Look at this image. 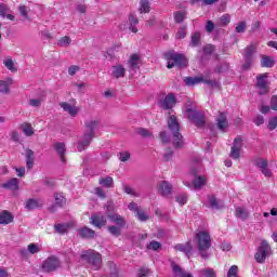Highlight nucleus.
Returning <instances> with one entry per match:
<instances>
[{"mask_svg":"<svg viewBox=\"0 0 277 277\" xmlns=\"http://www.w3.org/2000/svg\"><path fill=\"white\" fill-rule=\"evenodd\" d=\"M167 124L171 135L173 137V146L174 148H183V134H181V123L179 119L174 115H170L167 119Z\"/></svg>","mask_w":277,"mask_h":277,"instance_id":"1","label":"nucleus"},{"mask_svg":"<svg viewBox=\"0 0 277 277\" xmlns=\"http://www.w3.org/2000/svg\"><path fill=\"white\" fill-rule=\"evenodd\" d=\"M87 131L81 141L78 142V151L82 153L85 150L90 144H92V140L94 138V131H96L98 127V121L91 120L85 122Z\"/></svg>","mask_w":277,"mask_h":277,"instance_id":"2","label":"nucleus"},{"mask_svg":"<svg viewBox=\"0 0 277 277\" xmlns=\"http://www.w3.org/2000/svg\"><path fill=\"white\" fill-rule=\"evenodd\" d=\"M186 116L188 120L197 127V129H205V126L207 124V115L205 113L199 111L196 109V106L192 104L186 105Z\"/></svg>","mask_w":277,"mask_h":277,"instance_id":"3","label":"nucleus"},{"mask_svg":"<svg viewBox=\"0 0 277 277\" xmlns=\"http://www.w3.org/2000/svg\"><path fill=\"white\" fill-rule=\"evenodd\" d=\"M195 239L197 241V250L201 259H209V253L207 251L211 248V235L201 230L196 234Z\"/></svg>","mask_w":277,"mask_h":277,"instance_id":"4","label":"nucleus"},{"mask_svg":"<svg viewBox=\"0 0 277 277\" xmlns=\"http://www.w3.org/2000/svg\"><path fill=\"white\" fill-rule=\"evenodd\" d=\"M81 259L87 261V263L96 271L103 266V255L94 250L84 251L81 255Z\"/></svg>","mask_w":277,"mask_h":277,"instance_id":"5","label":"nucleus"},{"mask_svg":"<svg viewBox=\"0 0 277 277\" xmlns=\"http://www.w3.org/2000/svg\"><path fill=\"white\" fill-rule=\"evenodd\" d=\"M164 57L168 62L167 68H174L179 66L180 68H185L187 66V60L183 54L176 53L174 51L167 52Z\"/></svg>","mask_w":277,"mask_h":277,"instance_id":"6","label":"nucleus"},{"mask_svg":"<svg viewBox=\"0 0 277 277\" xmlns=\"http://www.w3.org/2000/svg\"><path fill=\"white\" fill-rule=\"evenodd\" d=\"M272 254V247H269V243H267L265 240H263L258 248V251L255 253V261L258 263H265V259Z\"/></svg>","mask_w":277,"mask_h":277,"instance_id":"7","label":"nucleus"},{"mask_svg":"<svg viewBox=\"0 0 277 277\" xmlns=\"http://www.w3.org/2000/svg\"><path fill=\"white\" fill-rule=\"evenodd\" d=\"M255 88L259 90L260 96L269 94V85L267 84V74L256 76Z\"/></svg>","mask_w":277,"mask_h":277,"instance_id":"8","label":"nucleus"},{"mask_svg":"<svg viewBox=\"0 0 277 277\" xmlns=\"http://www.w3.org/2000/svg\"><path fill=\"white\" fill-rule=\"evenodd\" d=\"M253 164L259 168L260 172H262L264 176H266L267 179L272 177V170L268 168L269 162L267 161V159L258 157L253 159Z\"/></svg>","mask_w":277,"mask_h":277,"instance_id":"9","label":"nucleus"},{"mask_svg":"<svg viewBox=\"0 0 277 277\" xmlns=\"http://www.w3.org/2000/svg\"><path fill=\"white\" fill-rule=\"evenodd\" d=\"M64 207H66L64 193H54V203L48 208L50 213H55L57 209H64Z\"/></svg>","mask_w":277,"mask_h":277,"instance_id":"10","label":"nucleus"},{"mask_svg":"<svg viewBox=\"0 0 277 277\" xmlns=\"http://www.w3.org/2000/svg\"><path fill=\"white\" fill-rule=\"evenodd\" d=\"M241 148H243V138L238 136L234 140L229 157L232 159H239L241 157Z\"/></svg>","mask_w":277,"mask_h":277,"instance_id":"11","label":"nucleus"},{"mask_svg":"<svg viewBox=\"0 0 277 277\" xmlns=\"http://www.w3.org/2000/svg\"><path fill=\"white\" fill-rule=\"evenodd\" d=\"M57 267H60V260L55 256L48 258L42 264V269L47 273L55 272Z\"/></svg>","mask_w":277,"mask_h":277,"instance_id":"12","label":"nucleus"},{"mask_svg":"<svg viewBox=\"0 0 277 277\" xmlns=\"http://www.w3.org/2000/svg\"><path fill=\"white\" fill-rule=\"evenodd\" d=\"M216 129L222 131V133H226V129H228V117L226 113L219 111V115L215 118Z\"/></svg>","mask_w":277,"mask_h":277,"instance_id":"13","label":"nucleus"},{"mask_svg":"<svg viewBox=\"0 0 277 277\" xmlns=\"http://www.w3.org/2000/svg\"><path fill=\"white\" fill-rule=\"evenodd\" d=\"M90 220V224H92V226H95V228H102L103 226H107V217L101 212L91 215Z\"/></svg>","mask_w":277,"mask_h":277,"instance_id":"14","label":"nucleus"},{"mask_svg":"<svg viewBox=\"0 0 277 277\" xmlns=\"http://www.w3.org/2000/svg\"><path fill=\"white\" fill-rule=\"evenodd\" d=\"M208 209H212V211H220V209H224V205L215 195H208V201L206 203Z\"/></svg>","mask_w":277,"mask_h":277,"instance_id":"15","label":"nucleus"},{"mask_svg":"<svg viewBox=\"0 0 277 277\" xmlns=\"http://www.w3.org/2000/svg\"><path fill=\"white\" fill-rule=\"evenodd\" d=\"M159 105L161 109H172L176 105V96L174 93H169L163 100H160Z\"/></svg>","mask_w":277,"mask_h":277,"instance_id":"16","label":"nucleus"},{"mask_svg":"<svg viewBox=\"0 0 277 277\" xmlns=\"http://www.w3.org/2000/svg\"><path fill=\"white\" fill-rule=\"evenodd\" d=\"M140 66H142V58H140V55L137 54H132L128 62L129 71L137 72V70H140Z\"/></svg>","mask_w":277,"mask_h":277,"instance_id":"17","label":"nucleus"},{"mask_svg":"<svg viewBox=\"0 0 277 277\" xmlns=\"http://www.w3.org/2000/svg\"><path fill=\"white\" fill-rule=\"evenodd\" d=\"M175 250H177V252H184V254H186V256L189 259L192 256V252L194 250V247L192 246V241H188L186 243H177L175 245Z\"/></svg>","mask_w":277,"mask_h":277,"instance_id":"18","label":"nucleus"},{"mask_svg":"<svg viewBox=\"0 0 277 277\" xmlns=\"http://www.w3.org/2000/svg\"><path fill=\"white\" fill-rule=\"evenodd\" d=\"M3 189H10L11 192H18L21 187V181L18 179L13 177L9 180L6 183L2 184Z\"/></svg>","mask_w":277,"mask_h":277,"instance_id":"19","label":"nucleus"},{"mask_svg":"<svg viewBox=\"0 0 277 277\" xmlns=\"http://www.w3.org/2000/svg\"><path fill=\"white\" fill-rule=\"evenodd\" d=\"M43 205L42 200L30 198L26 201L25 209L34 211L35 209H40Z\"/></svg>","mask_w":277,"mask_h":277,"instance_id":"20","label":"nucleus"},{"mask_svg":"<svg viewBox=\"0 0 277 277\" xmlns=\"http://www.w3.org/2000/svg\"><path fill=\"white\" fill-rule=\"evenodd\" d=\"M108 220L116 224L117 226L123 227L127 226V221L123 219L122 215L115 213V214H108Z\"/></svg>","mask_w":277,"mask_h":277,"instance_id":"21","label":"nucleus"},{"mask_svg":"<svg viewBox=\"0 0 277 277\" xmlns=\"http://www.w3.org/2000/svg\"><path fill=\"white\" fill-rule=\"evenodd\" d=\"M158 192L161 196H170L172 194V185L167 181H162L158 184Z\"/></svg>","mask_w":277,"mask_h":277,"instance_id":"22","label":"nucleus"},{"mask_svg":"<svg viewBox=\"0 0 277 277\" xmlns=\"http://www.w3.org/2000/svg\"><path fill=\"white\" fill-rule=\"evenodd\" d=\"M12 222H14V215L12 213L6 210L0 212V224L6 226V224H12Z\"/></svg>","mask_w":277,"mask_h":277,"instance_id":"23","label":"nucleus"},{"mask_svg":"<svg viewBox=\"0 0 277 277\" xmlns=\"http://www.w3.org/2000/svg\"><path fill=\"white\" fill-rule=\"evenodd\" d=\"M78 234L82 239H94L96 232L90 227H82L78 230Z\"/></svg>","mask_w":277,"mask_h":277,"instance_id":"24","label":"nucleus"},{"mask_svg":"<svg viewBox=\"0 0 277 277\" xmlns=\"http://www.w3.org/2000/svg\"><path fill=\"white\" fill-rule=\"evenodd\" d=\"M111 70H113L111 76L115 79H121L122 77H124V75L127 72V69L122 65H115V66H113Z\"/></svg>","mask_w":277,"mask_h":277,"instance_id":"25","label":"nucleus"},{"mask_svg":"<svg viewBox=\"0 0 277 277\" xmlns=\"http://www.w3.org/2000/svg\"><path fill=\"white\" fill-rule=\"evenodd\" d=\"M54 149L56 150L57 155L60 156V159L63 163H66V144L64 143H56L54 144Z\"/></svg>","mask_w":277,"mask_h":277,"instance_id":"26","label":"nucleus"},{"mask_svg":"<svg viewBox=\"0 0 277 277\" xmlns=\"http://www.w3.org/2000/svg\"><path fill=\"white\" fill-rule=\"evenodd\" d=\"M171 267L173 269V273L175 274V276L177 277H194V275H192L190 273H187L185 271H183V268L181 266H179V264L172 262L171 263Z\"/></svg>","mask_w":277,"mask_h":277,"instance_id":"27","label":"nucleus"},{"mask_svg":"<svg viewBox=\"0 0 277 277\" xmlns=\"http://www.w3.org/2000/svg\"><path fill=\"white\" fill-rule=\"evenodd\" d=\"M62 109H64L65 111H67L68 115L72 116V118H75V116H77V114H79V109L75 106H71L70 104L63 102L60 104Z\"/></svg>","mask_w":277,"mask_h":277,"instance_id":"28","label":"nucleus"},{"mask_svg":"<svg viewBox=\"0 0 277 277\" xmlns=\"http://www.w3.org/2000/svg\"><path fill=\"white\" fill-rule=\"evenodd\" d=\"M14 80L12 78H8L6 80H0V93L8 94L10 92V85H12Z\"/></svg>","mask_w":277,"mask_h":277,"instance_id":"29","label":"nucleus"},{"mask_svg":"<svg viewBox=\"0 0 277 277\" xmlns=\"http://www.w3.org/2000/svg\"><path fill=\"white\" fill-rule=\"evenodd\" d=\"M34 161H36V158L34 156V150L27 149L26 150V168H27V170H31L34 168Z\"/></svg>","mask_w":277,"mask_h":277,"instance_id":"30","label":"nucleus"},{"mask_svg":"<svg viewBox=\"0 0 277 277\" xmlns=\"http://www.w3.org/2000/svg\"><path fill=\"white\" fill-rule=\"evenodd\" d=\"M203 185H207V177L199 175L193 181L194 189H202Z\"/></svg>","mask_w":277,"mask_h":277,"instance_id":"31","label":"nucleus"},{"mask_svg":"<svg viewBox=\"0 0 277 277\" xmlns=\"http://www.w3.org/2000/svg\"><path fill=\"white\" fill-rule=\"evenodd\" d=\"M202 81V77H186L184 78V83L188 88H192L194 85H198Z\"/></svg>","mask_w":277,"mask_h":277,"instance_id":"32","label":"nucleus"},{"mask_svg":"<svg viewBox=\"0 0 277 277\" xmlns=\"http://www.w3.org/2000/svg\"><path fill=\"white\" fill-rule=\"evenodd\" d=\"M193 163L196 166V168L193 167L190 172L194 176H196V174L200 172V166H202V159L200 158V156H195L193 158Z\"/></svg>","mask_w":277,"mask_h":277,"instance_id":"33","label":"nucleus"},{"mask_svg":"<svg viewBox=\"0 0 277 277\" xmlns=\"http://www.w3.org/2000/svg\"><path fill=\"white\" fill-rule=\"evenodd\" d=\"M250 212L246 210V208L237 207L236 208V217L239 220L246 221L247 217H249Z\"/></svg>","mask_w":277,"mask_h":277,"instance_id":"34","label":"nucleus"},{"mask_svg":"<svg viewBox=\"0 0 277 277\" xmlns=\"http://www.w3.org/2000/svg\"><path fill=\"white\" fill-rule=\"evenodd\" d=\"M21 129H22L24 135H26V137H31V135H34V133H35L34 127H31V123H23L21 126Z\"/></svg>","mask_w":277,"mask_h":277,"instance_id":"35","label":"nucleus"},{"mask_svg":"<svg viewBox=\"0 0 277 277\" xmlns=\"http://www.w3.org/2000/svg\"><path fill=\"white\" fill-rule=\"evenodd\" d=\"M274 64H276V61H274V58L269 57V56H262V67L263 68H273Z\"/></svg>","mask_w":277,"mask_h":277,"instance_id":"36","label":"nucleus"},{"mask_svg":"<svg viewBox=\"0 0 277 277\" xmlns=\"http://www.w3.org/2000/svg\"><path fill=\"white\" fill-rule=\"evenodd\" d=\"M129 23H130V27H129L130 31H132V34H137V28L135 27V25H137L140 21L136 18V16L133 14H130Z\"/></svg>","mask_w":277,"mask_h":277,"instance_id":"37","label":"nucleus"},{"mask_svg":"<svg viewBox=\"0 0 277 277\" xmlns=\"http://www.w3.org/2000/svg\"><path fill=\"white\" fill-rule=\"evenodd\" d=\"M122 228L123 227H120L118 225H110L108 226V233H110L113 237H120V235H122Z\"/></svg>","mask_w":277,"mask_h":277,"instance_id":"38","label":"nucleus"},{"mask_svg":"<svg viewBox=\"0 0 277 277\" xmlns=\"http://www.w3.org/2000/svg\"><path fill=\"white\" fill-rule=\"evenodd\" d=\"M256 53V47L254 44H250L246 48L243 58L252 60V55Z\"/></svg>","mask_w":277,"mask_h":277,"instance_id":"39","label":"nucleus"},{"mask_svg":"<svg viewBox=\"0 0 277 277\" xmlns=\"http://www.w3.org/2000/svg\"><path fill=\"white\" fill-rule=\"evenodd\" d=\"M100 185H103V187H114V177L111 176H106L100 179Z\"/></svg>","mask_w":277,"mask_h":277,"instance_id":"40","label":"nucleus"},{"mask_svg":"<svg viewBox=\"0 0 277 277\" xmlns=\"http://www.w3.org/2000/svg\"><path fill=\"white\" fill-rule=\"evenodd\" d=\"M116 49H120V45H115L108 49L107 51L103 52L104 57H106V60H114L116 57V54L114 53Z\"/></svg>","mask_w":277,"mask_h":277,"instance_id":"41","label":"nucleus"},{"mask_svg":"<svg viewBox=\"0 0 277 277\" xmlns=\"http://www.w3.org/2000/svg\"><path fill=\"white\" fill-rule=\"evenodd\" d=\"M140 5L141 13L148 14V12H150V2H148V0H141Z\"/></svg>","mask_w":277,"mask_h":277,"instance_id":"42","label":"nucleus"},{"mask_svg":"<svg viewBox=\"0 0 277 277\" xmlns=\"http://www.w3.org/2000/svg\"><path fill=\"white\" fill-rule=\"evenodd\" d=\"M135 217H137L140 222H147V220L149 219L147 213L144 210H142V208L137 210V212L135 213Z\"/></svg>","mask_w":277,"mask_h":277,"instance_id":"43","label":"nucleus"},{"mask_svg":"<svg viewBox=\"0 0 277 277\" xmlns=\"http://www.w3.org/2000/svg\"><path fill=\"white\" fill-rule=\"evenodd\" d=\"M186 14L187 13L185 11H176L174 13V21H175V23H183V21H185Z\"/></svg>","mask_w":277,"mask_h":277,"instance_id":"44","label":"nucleus"},{"mask_svg":"<svg viewBox=\"0 0 277 277\" xmlns=\"http://www.w3.org/2000/svg\"><path fill=\"white\" fill-rule=\"evenodd\" d=\"M106 208V216L109 217V215H114L115 214V209L116 206L113 203V201H108L105 206Z\"/></svg>","mask_w":277,"mask_h":277,"instance_id":"45","label":"nucleus"},{"mask_svg":"<svg viewBox=\"0 0 277 277\" xmlns=\"http://www.w3.org/2000/svg\"><path fill=\"white\" fill-rule=\"evenodd\" d=\"M200 44V32H195L190 39V47H198Z\"/></svg>","mask_w":277,"mask_h":277,"instance_id":"46","label":"nucleus"},{"mask_svg":"<svg viewBox=\"0 0 277 277\" xmlns=\"http://www.w3.org/2000/svg\"><path fill=\"white\" fill-rule=\"evenodd\" d=\"M54 228H55L56 233H58L60 235H64L66 233V230H68V225L55 224Z\"/></svg>","mask_w":277,"mask_h":277,"instance_id":"47","label":"nucleus"},{"mask_svg":"<svg viewBox=\"0 0 277 277\" xmlns=\"http://www.w3.org/2000/svg\"><path fill=\"white\" fill-rule=\"evenodd\" d=\"M201 83H206V85H209L210 88H220V82H217L216 80L202 78Z\"/></svg>","mask_w":277,"mask_h":277,"instance_id":"48","label":"nucleus"},{"mask_svg":"<svg viewBox=\"0 0 277 277\" xmlns=\"http://www.w3.org/2000/svg\"><path fill=\"white\" fill-rule=\"evenodd\" d=\"M201 277H216L215 271L213 268H206L200 272Z\"/></svg>","mask_w":277,"mask_h":277,"instance_id":"49","label":"nucleus"},{"mask_svg":"<svg viewBox=\"0 0 277 277\" xmlns=\"http://www.w3.org/2000/svg\"><path fill=\"white\" fill-rule=\"evenodd\" d=\"M4 66L8 68V70H11V72H16V67L14 66V61L12 58H8L4 62Z\"/></svg>","mask_w":277,"mask_h":277,"instance_id":"50","label":"nucleus"},{"mask_svg":"<svg viewBox=\"0 0 277 277\" xmlns=\"http://www.w3.org/2000/svg\"><path fill=\"white\" fill-rule=\"evenodd\" d=\"M173 157H174V150H172V148H167L163 154L164 161H172Z\"/></svg>","mask_w":277,"mask_h":277,"instance_id":"51","label":"nucleus"},{"mask_svg":"<svg viewBox=\"0 0 277 277\" xmlns=\"http://www.w3.org/2000/svg\"><path fill=\"white\" fill-rule=\"evenodd\" d=\"M175 200L176 202H179V205H185L187 202V194L185 193H182V194H179L176 197H175Z\"/></svg>","mask_w":277,"mask_h":277,"instance_id":"52","label":"nucleus"},{"mask_svg":"<svg viewBox=\"0 0 277 277\" xmlns=\"http://www.w3.org/2000/svg\"><path fill=\"white\" fill-rule=\"evenodd\" d=\"M70 42H72L70 37H68V36L62 37L58 40V47H68V44H70Z\"/></svg>","mask_w":277,"mask_h":277,"instance_id":"53","label":"nucleus"},{"mask_svg":"<svg viewBox=\"0 0 277 277\" xmlns=\"http://www.w3.org/2000/svg\"><path fill=\"white\" fill-rule=\"evenodd\" d=\"M276 128H277V116L271 118L268 120V126H267L268 131H275Z\"/></svg>","mask_w":277,"mask_h":277,"instance_id":"54","label":"nucleus"},{"mask_svg":"<svg viewBox=\"0 0 277 277\" xmlns=\"http://www.w3.org/2000/svg\"><path fill=\"white\" fill-rule=\"evenodd\" d=\"M185 36H187V27L183 26L179 29V31L176 34V38H177V40H183V38H185Z\"/></svg>","mask_w":277,"mask_h":277,"instance_id":"55","label":"nucleus"},{"mask_svg":"<svg viewBox=\"0 0 277 277\" xmlns=\"http://www.w3.org/2000/svg\"><path fill=\"white\" fill-rule=\"evenodd\" d=\"M237 272H239L237 265L230 266L229 271L227 272V277H239L237 276Z\"/></svg>","mask_w":277,"mask_h":277,"instance_id":"56","label":"nucleus"},{"mask_svg":"<svg viewBox=\"0 0 277 277\" xmlns=\"http://www.w3.org/2000/svg\"><path fill=\"white\" fill-rule=\"evenodd\" d=\"M220 23L223 27H226V25H228L230 23V15L224 14L223 16H221Z\"/></svg>","mask_w":277,"mask_h":277,"instance_id":"57","label":"nucleus"},{"mask_svg":"<svg viewBox=\"0 0 277 277\" xmlns=\"http://www.w3.org/2000/svg\"><path fill=\"white\" fill-rule=\"evenodd\" d=\"M159 248H161V243H159L158 241L153 240L150 243L147 245V249L148 250H159Z\"/></svg>","mask_w":277,"mask_h":277,"instance_id":"58","label":"nucleus"},{"mask_svg":"<svg viewBox=\"0 0 277 277\" xmlns=\"http://www.w3.org/2000/svg\"><path fill=\"white\" fill-rule=\"evenodd\" d=\"M28 252H30V254H37V252H40V248L36 243H30L28 246Z\"/></svg>","mask_w":277,"mask_h":277,"instance_id":"59","label":"nucleus"},{"mask_svg":"<svg viewBox=\"0 0 277 277\" xmlns=\"http://www.w3.org/2000/svg\"><path fill=\"white\" fill-rule=\"evenodd\" d=\"M160 140H161L162 144L170 143V136L168 135V132H166V131L160 132Z\"/></svg>","mask_w":277,"mask_h":277,"instance_id":"60","label":"nucleus"},{"mask_svg":"<svg viewBox=\"0 0 277 277\" xmlns=\"http://www.w3.org/2000/svg\"><path fill=\"white\" fill-rule=\"evenodd\" d=\"M237 34L246 32V22H240L239 25L236 26Z\"/></svg>","mask_w":277,"mask_h":277,"instance_id":"61","label":"nucleus"},{"mask_svg":"<svg viewBox=\"0 0 277 277\" xmlns=\"http://www.w3.org/2000/svg\"><path fill=\"white\" fill-rule=\"evenodd\" d=\"M213 51H215V48L211 44H208L203 48L205 55H212Z\"/></svg>","mask_w":277,"mask_h":277,"instance_id":"62","label":"nucleus"},{"mask_svg":"<svg viewBox=\"0 0 277 277\" xmlns=\"http://www.w3.org/2000/svg\"><path fill=\"white\" fill-rule=\"evenodd\" d=\"M148 274H150V269L142 267L138 269L137 277H148Z\"/></svg>","mask_w":277,"mask_h":277,"instance_id":"63","label":"nucleus"},{"mask_svg":"<svg viewBox=\"0 0 277 277\" xmlns=\"http://www.w3.org/2000/svg\"><path fill=\"white\" fill-rule=\"evenodd\" d=\"M271 109L277 111V96L273 95L271 98Z\"/></svg>","mask_w":277,"mask_h":277,"instance_id":"64","label":"nucleus"}]
</instances>
